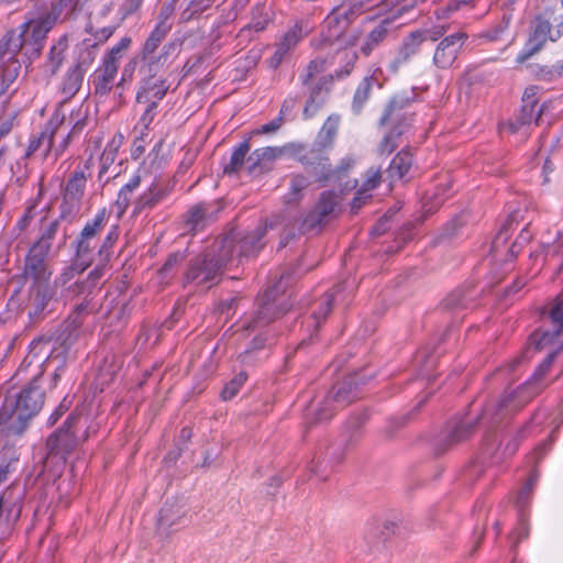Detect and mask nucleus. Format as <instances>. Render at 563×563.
Wrapping results in <instances>:
<instances>
[{
	"label": "nucleus",
	"mask_w": 563,
	"mask_h": 563,
	"mask_svg": "<svg viewBox=\"0 0 563 563\" xmlns=\"http://www.w3.org/2000/svg\"><path fill=\"white\" fill-rule=\"evenodd\" d=\"M55 23V15L46 13L23 24V31L21 32L16 30L8 31L0 40V95L5 92L19 75L21 68L16 58L19 52L24 51V54L30 58L38 56L42 42Z\"/></svg>",
	"instance_id": "1"
},
{
	"label": "nucleus",
	"mask_w": 563,
	"mask_h": 563,
	"mask_svg": "<svg viewBox=\"0 0 563 563\" xmlns=\"http://www.w3.org/2000/svg\"><path fill=\"white\" fill-rule=\"evenodd\" d=\"M291 280V274L280 275L279 280L256 299L254 310L245 319L242 328L258 333L252 340L251 349L241 355L242 362H247L253 351L275 343L277 332L268 325L290 309V305L286 303L282 294Z\"/></svg>",
	"instance_id": "2"
},
{
	"label": "nucleus",
	"mask_w": 563,
	"mask_h": 563,
	"mask_svg": "<svg viewBox=\"0 0 563 563\" xmlns=\"http://www.w3.org/2000/svg\"><path fill=\"white\" fill-rule=\"evenodd\" d=\"M42 373L21 389L14 397L5 398L0 409V431L8 437L21 435L30 421L41 411L45 391L40 385Z\"/></svg>",
	"instance_id": "3"
},
{
	"label": "nucleus",
	"mask_w": 563,
	"mask_h": 563,
	"mask_svg": "<svg viewBox=\"0 0 563 563\" xmlns=\"http://www.w3.org/2000/svg\"><path fill=\"white\" fill-rule=\"evenodd\" d=\"M230 240H214L201 253L188 261L184 273V286L210 288L220 283L230 263Z\"/></svg>",
	"instance_id": "4"
},
{
	"label": "nucleus",
	"mask_w": 563,
	"mask_h": 563,
	"mask_svg": "<svg viewBox=\"0 0 563 563\" xmlns=\"http://www.w3.org/2000/svg\"><path fill=\"white\" fill-rule=\"evenodd\" d=\"M562 34L563 3L561 0H541L532 32L525 47L518 54L517 63H526L543 48L548 40L555 42Z\"/></svg>",
	"instance_id": "5"
},
{
	"label": "nucleus",
	"mask_w": 563,
	"mask_h": 563,
	"mask_svg": "<svg viewBox=\"0 0 563 563\" xmlns=\"http://www.w3.org/2000/svg\"><path fill=\"white\" fill-rule=\"evenodd\" d=\"M365 384L364 376L353 373L345 376L321 399H313L305 412L307 428L330 420L336 409L345 407L358 397V386Z\"/></svg>",
	"instance_id": "6"
},
{
	"label": "nucleus",
	"mask_w": 563,
	"mask_h": 563,
	"mask_svg": "<svg viewBox=\"0 0 563 563\" xmlns=\"http://www.w3.org/2000/svg\"><path fill=\"white\" fill-rule=\"evenodd\" d=\"M559 351L550 353L539 365L532 377L512 394L503 398L493 408L486 409L482 419L489 417V428H495L501 423L511 412L521 408L530 399L540 393L543 388L542 379L550 371Z\"/></svg>",
	"instance_id": "7"
},
{
	"label": "nucleus",
	"mask_w": 563,
	"mask_h": 563,
	"mask_svg": "<svg viewBox=\"0 0 563 563\" xmlns=\"http://www.w3.org/2000/svg\"><path fill=\"white\" fill-rule=\"evenodd\" d=\"M324 62L310 60L299 73L298 80L301 95L306 97L302 115L306 120L313 118L329 99L333 77L323 75Z\"/></svg>",
	"instance_id": "8"
},
{
	"label": "nucleus",
	"mask_w": 563,
	"mask_h": 563,
	"mask_svg": "<svg viewBox=\"0 0 563 563\" xmlns=\"http://www.w3.org/2000/svg\"><path fill=\"white\" fill-rule=\"evenodd\" d=\"M79 322L66 321L52 332L34 339L30 345V352L24 362L31 364L36 362L54 363L55 360L64 358L76 340V330Z\"/></svg>",
	"instance_id": "9"
},
{
	"label": "nucleus",
	"mask_w": 563,
	"mask_h": 563,
	"mask_svg": "<svg viewBox=\"0 0 563 563\" xmlns=\"http://www.w3.org/2000/svg\"><path fill=\"white\" fill-rule=\"evenodd\" d=\"M73 278V271L67 269L59 274L53 283L30 284L25 311L30 321L35 324L55 310V305L64 302L65 287Z\"/></svg>",
	"instance_id": "10"
},
{
	"label": "nucleus",
	"mask_w": 563,
	"mask_h": 563,
	"mask_svg": "<svg viewBox=\"0 0 563 563\" xmlns=\"http://www.w3.org/2000/svg\"><path fill=\"white\" fill-rule=\"evenodd\" d=\"M103 276V268L95 267L86 278L74 283L68 282L65 287H62L64 291V303L68 300L77 301L73 311L74 318L71 321L76 320L79 322V327L81 325V321L78 318L82 314L91 313L98 308L96 298L101 291V279Z\"/></svg>",
	"instance_id": "11"
},
{
	"label": "nucleus",
	"mask_w": 563,
	"mask_h": 563,
	"mask_svg": "<svg viewBox=\"0 0 563 563\" xmlns=\"http://www.w3.org/2000/svg\"><path fill=\"white\" fill-rule=\"evenodd\" d=\"M131 44L130 37H123L104 55L102 64L92 75V85L95 95L107 96L113 88L114 79L118 74L120 60Z\"/></svg>",
	"instance_id": "12"
},
{
	"label": "nucleus",
	"mask_w": 563,
	"mask_h": 563,
	"mask_svg": "<svg viewBox=\"0 0 563 563\" xmlns=\"http://www.w3.org/2000/svg\"><path fill=\"white\" fill-rule=\"evenodd\" d=\"M80 416L77 413H71L64 427L59 428L52 435L48 437L46 441V456L43 461L44 468H47L49 463L56 460L59 464H65L66 456L74 451L77 446V438L73 431L76 422L79 420Z\"/></svg>",
	"instance_id": "13"
},
{
	"label": "nucleus",
	"mask_w": 563,
	"mask_h": 563,
	"mask_svg": "<svg viewBox=\"0 0 563 563\" xmlns=\"http://www.w3.org/2000/svg\"><path fill=\"white\" fill-rule=\"evenodd\" d=\"M106 227L104 211L99 212L91 221H88L76 240V261L88 267L97 263V251L99 249V236Z\"/></svg>",
	"instance_id": "14"
},
{
	"label": "nucleus",
	"mask_w": 563,
	"mask_h": 563,
	"mask_svg": "<svg viewBox=\"0 0 563 563\" xmlns=\"http://www.w3.org/2000/svg\"><path fill=\"white\" fill-rule=\"evenodd\" d=\"M274 223H263L250 233H242L238 230L229 231L223 238L217 240H230V262L234 257H249L255 255L265 245L262 241L268 229H273Z\"/></svg>",
	"instance_id": "15"
},
{
	"label": "nucleus",
	"mask_w": 563,
	"mask_h": 563,
	"mask_svg": "<svg viewBox=\"0 0 563 563\" xmlns=\"http://www.w3.org/2000/svg\"><path fill=\"white\" fill-rule=\"evenodd\" d=\"M446 30L442 25L433 26L431 29L419 30L411 32L402 42L395 58L390 63V69L396 73L398 69L407 64L420 49L424 43H434L439 41Z\"/></svg>",
	"instance_id": "16"
},
{
	"label": "nucleus",
	"mask_w": 563,
	"mask_h": 563,
	"mask_svg": "<svg viewBox=\"0 0 563 563\" xmlns=\"http://www.w3.org/2000/svg\"><path fill=\"white\" fill-rule=\"evenodd\" d=\"M476 420L452 421L435 437L433 451L435 455H442L454 445L467 440L475 431Z\"/></svg>",
	"instance_id": "17"
},
{
	"label": "nucleus",
	"mask_w": 563,
	"mask_h": 563,
	"mask_svg": "<svg viewBox=\"0 0 563 563\" xmlns=\"http://www.w3.org/2000/svg\"><path fill=\"white\" fill-rule=\"evenodd\" d=\"M49 252L43 246H32L24 258L23 277L30 284L49 283L53 274L49 263Z\"/></svg>",
	"instance_id": "18"
},
{
	"label": "nucleus",
	"mask_w": 563,
	"mask_h": 563,
	"mask_svg": "<svg viewBox=\"0 0 563 563\" xmlns=\"http://www.w3.org/2000/svg\"><path fill=\"white\" fill-rule=\"evenodd\" d=\"M65 123V114L60 115V113L57 111L47 123L45 130L40 133L38 136H35L30 141L25 152V157H32L41 151L40 155L43 159H45L53 150L54 137L59 134Z\"/></svg>",
	"instance_id": "19"
},
{
	"label": "nucleus",
	"mask_w": 563,
	"mask_h": 563,
	"mask_svg": "<svg viewBox=\"0 0 563 563\" xmlns=\"http://www.w3.org/2000/svg\"><path fill=\"white\" fill-rule=\"evenodd\" d=\"M543 316L551 320L552 329L543 332H534L530 338V344H534L537 350H541L552 339L561 335L563 332V295L553 299Z\"/></svg>",
	"instance_id": "20"
},
{
	"label": "nucleus",
	"mask_w": 563,
	"mask_h": 563,
	"mask_svg": "<svg viewBox=\"0 0 563 563\" xmlns=\"http://www.w3.org/2000/svg\"><path fill=\"white\" fill-rule=\"evenodd\" d=\"M222 210V205L200 202L192 206L185 214V227L187 232L196 233L202 231L209 223L213 222L217 214Z\"/></svg>",
	"instance_id": "21"
},
{
	"label": "nucleus",
	"mask_w": 563,
	"mask_h": 563,
	"mask_svg": "<svg viewBox=\"0 0 563 563\" xmlns=\"http://www.w3.org/2000/svg\"><path fill=\"white\" fill-rule=\"evenodd\" d=\"M466 38L467 35L463 32H456L442 38L435 47L433 64L438 68H449L456 59V56Z\"/></svg>",
	"instance_id": "22"
},
{
	"label": "nucleus",
	"mask_w": 563,
	"mask_h": 563,
	"mask_svg": "<svg viewBox=\"0 0 563 563\" xmlns=\"http://www.w3.org/2000/svg\"><path fill=\"white\" fill-rule=\"evenodd\" d=\"M534 96L536 87L526 88L522 96L523 104L519 111V114L517 115L516 120L511 121L508 125L511 133L518 132L521 126L530 124L533 120L537 124H539L541 115L544 112L545 104H542L536 113L534 109L538 102Z\"/></svg>",
	"instance_id": "23"
},
{
	"label": "nucleus",
	"mask_w": 563,
	"mask_h": 563,
	"mask_svg": "<svg viewBox=\"0 0 563 563\" xmlns=\"http://www.w3.org/2000/svg\"><path fill=\"white\" fill-rule=\"evenodd\" d=\"M167 195V184L161 179H155L147 190L135 200L133 214L136 216L146 209H153L157 203L164 200Z\"/></svg>",
	"instance_id": "24"
},
{
	"label": "nucleus",
	"mask_w": 563,
	"mask_h": 563,
	"mask_svg": "<svg viewBox=\"0 0 563 563\" xmlns=\"http://www.w3.org/2000/svg\"><path fill=\"white\" fill-rule=\"evenodd\" d=\"M170 49H175L174 44L164 45L157 57H141L143 60L140 68L142 79L165 78L164 66L167 63Z\"/></svg>",
	"instance_id": "25"
},
{
	"label": "nucleus",
	"mask_w": 563,
	"mask_h": 563,
	"mask_svg": "<svg viewBox=\"0 0 563 563\" xmlns=\"http://www.w3.org/2000/svg\"><path fill=\"white\" fill-rule=\"evenodd\" d=\"M380 70L377 68L375 69L371 75L365 76L356 87L353 101H352V109L354 113L358 114L361 113L363 107L369 99V96L372 93V90L376 88L382 87V81L379 78Z\"/></svg>",
	"instance_id": "26"
},
{
	"label": "nucleus",
	"mask_w": 563,
	"mask_h": 563,
	"mask_svg": "<svg viewBox=\"0 0 563 563\" xmlns=\"http://www.w3.org/2000/svg\"><path fill=\"white\" fill-rule=\"evenodd\" d=\"M301 27L298 25L291 27L276 45L275 53L267 60L268 66L276 69L283 63L287 54L301 41Z\"/></svg>",
	"instance_id": "27"
},
{
	"label": "nucleus",
	"mask_w": 563,
	"mask_h": 563,
	"mask_svg": "<svg viewBox=\"0 0 563 563\" xmlns=\"http://www.w3.org/2000/svg\"><path fill=\"white\" fill-rule=\"evenodd\" d=\"M169 86L165 78L141 79V86L136 95L137 103H147L151 100H162Z\"/></svg>",
	"instance_id": "28"
},
{
	"label": "nucleus",
	"mask_w": 563,
	"mask_h": 563,
	"mask_svg": "<svg viewBox=\"0 0 563 563\" xmlns=\"http://www.w3.org/2000/svg\"><path fill=\"white\" fill-rule=\"evenodd\" d=\"M169 86L165 78L141 79V86L136 95L137 103H147L151 100H162Z\"/></svg>",
	"instance_id": "29"
},
{
	"label": "nucleus",
	"mask_w": 563,
	"mask_h": 563,
	"mask_svg": "<svg viewBox=\"0 0 563 563\" xmlns=\"http://www.w3.org/2000/svg\"><path fill=\"white\" fill-rule=\"evenodd\" d=\"M345 288V284H338L331 291L324 294L317 302L318 307L312 311L314 332L320 328L321 322L330 314L336 294Z\"/></svg>",
	"instance_id": "30"
},
{
	"label": "nucleus",
	"mask_w": 563,
	"mask_h": 563,
	"mask_svg": "<svg viewBox=\"0 0 563 563\" xmlns=\"http://www.w3.org/2000/svg\"><path fill=\"white\" fill-rule=\"evenodd\" d=\"M473 292L474 290L472 287H460L454 289L442 301L443 309L452 312L467 309L475 298Z\"/></svg>",
	"instance_id": "31"
},
{
	"label": "nucleus",
	"mask_w": 563,
	"mask_h": 563,
	"mask_svg": "<svg viewBox=\"0 0 563 563\" xmlns=\"http://www.w3.org/2000/svg\"><path fill=\"white\" fill-rule=\"evenodd\" d=\"M286 152V147H262L255 150L246 159L247 169L250 173L255 172L257 168H263L267 163H271L280 157Z\"/></svg>",
	"instance_id": "32"
},
{
	"label": "nucleus",
	"mask_w": 563,
	"mask_h": 563,
	"mask_svg": "<svg viewBox=\"0 0 563 563\" xmlns=\"http://www.w3.org/2000/svg\"><path fill=\"white\" fill-rule=\"evenodd\" d=\"M86 169H88L87 165L82 168L78 167L73 172L64 189L65 199H70L73 201L81 200L87 181Z\"/></svg>",
	"instance_id": "33"
},
{
	"label": "nucleus",
	"mask_w": 563,
	"mask_h": 563,
	"mask_svg": "<svg viewBox=\"0 0 563 563\" xmlns=\"http://www.w3.org/2000/svg\"><path fill=\"white\" fill-rule=\"evenodd\" d=\"M539 479V473L533 471L525 485L519 489L516 497V506L518 508V517L520 523L523 525L526 520V509L529 507L532 496L533 489Z\"/></svg>",
	"instance_id": "34"
},
{
	"label": "nucleus",
	"mask_w": 563,
	"mask_h": 563,
	"mask_svg": "<svg viewBox=\"0 0 563 563\" xmlns=\"http://www.w3.org/2000/svg\"><path fill=\"white\" fill-rule=\"evenodd\" d=\"M77 51V57L73 67L86 74L97 57L98 43H92L91 40H85L78 45Z\"/></svg>",
	"instance_id": "35"
},
{
	"label": "nucleus",
	"mask_w": 563,
	"mask_h": 563,
	"mask_svg": "<svg viewBox=\"0 0 563 563\" xmlns=\"http://www.w3.org/2000/svg\"><path fill=\"white\" fill-rule=\"evenodd\" d=\"M369 415L366 410L354 412L345 423V448L356 443L361 437V430L368 421Z\"/></svg>",
	"instance_id": "36"
},
{
	"label": "nucleus",
	"mask_w": 563,
	"mask_h": 563,
	"mask_svg": "<svg viewBox=\"0 0 563 563\" xmlns=\"http://www.w3.org/2000/svg\"><path fill=\"white\" fill-rule=\"evenodd\" d=\"M388 25L389 21L384 20L366 35L360 47L364 56H369L372 52L384 42L388 34Z\"/></svg>",
	"instance_id": "37"
},
{
	"label": "nucleus",
	"mask_w": 563,
	"mask_h": 563,
	"mask_svg": "<svg viewBox=\"0 0 563 563\" xmlns=\"http://www.w3.org/2000/svg\"><path fill=\"white\" fill-rule=\"evenodd\" d=\"M84 77L85 74L75 69L74 67H70L67 70L60 84V92L64 96V100L60 103H64L76 96V93L81 88Z\"/></svg>",
	"instance_id": "38"
},
{
	"label": "nucleus",
	"mask_w": 563,
	"mask_h": 563,
	"mask_svg": "<svg viewBox=\"0 0 563 563\" xmlns=\"http://www.w3.org/2000/svg\"><path fill=\"white\" fill-rule=\"evenodd\" d=\"M323 27L327 29V40H340L349 29L347 22L339 16L338 12L333 9L323 22Z\"/></svg>",
	"instance_id": "39"
},
{
	"label": "nucleus",
	"mask_w": 563,
	"mask_h": 563,
	"mask_svg": "<svg viewBox=\"0 0 563 563\" xmlns=\"http://www.w3.org/2000/svg\"><path fill=\"white\" fill-rule=\"evenodd\" d=\"M412 165V154L409 150L400 151L391 161L387 172L391 179L402 178Z\"/></svg>",
	"instance_id": "40"
},
{
	"label": "nucleus",
	"mask_w": 563,
	"mask_h": 563,
	"mask_svg": "<svg viewBox=\"0 0 563 563\" xmlns=\"http://www.w3.org/2000/svg\"><path fill=\"white\" fill-rule=\"evenodd\" d=\"M84 0H57L52 3L49 14L55 15L57 21L60 16L64 19H73L81 11Z\"/></svg>",
	"instance_id": "41"
},
{
	"label": "nucleus",
	"mask_w": 563,
	"mask_h": 563,
	"mask_svg": "<svg viewBox=\"0 0 563 563\" xmlns=\"http://www.w3.org/2000/svg\"><path fill=\"white\" fill-rule=\"evenodd\" d=\"M310 180L303 175H292L290 178L289 191L285 195L286 205H297L305 195V190L309 187Z\"/></svg>",
	"instance_id": "42"
},
{
	"label": "nucleus",
	"mask_w": 563,
	"mask_h": 563,
	"mask_svg": "<svg viewBox=\"0 0 563 563\" xmlns=\"http://www.w3.org/2000/svg\"><path fill=\"white\" fill-rule=\"evenodd\" d=\"M168 33V27L161 23L150 34L144 43L141 57H157L156 51Z\"/></svg>",
	"instance_id": "43"
},
{
	"label": "nucleus",
	"mask_w": 563,
	"mask_h": 563,
	"mask_svg": "<svg viewBox=\"0 0 563 563\" xmlns=\"http://www.w3.org/2000/svg\"><path fill=\"white\" fill-rule=\"evenodd\" d=\"M412 98L407 93L401 92L395 95L386 106L384 114L380 118L379 123L382 125L386 124L391 120L393 117H396L399 111L406 109L411 103Z\"/></svg>",
	"instance_id": "44"
},
{
	"label": "nucleus",
	"mask_w": 563,
	"mask_h": 563,
	"mask_svg": "<svg viewBox=\"0 0 563 563\" xmlns=\"http://www.w3.org/2000/svg\"><path fill=\"white\" fill-rule=\"evenodd\" d=\"M518 216L519 212L516 211L511 213L507 221L504 223V225L498 231L497 235L492 242V251L497 255L498 253H501L504 249H506V244L508 242V239L510 236L509 231L512 229V225L518 223Z\"/></svg>",
	"instance_id": "45"
},
{
	"label": "nucleus",
	"mask_w": 563,
	"mask_h": 563,
	"mask_svg": "<svg viewBox=\"0 0 563 563\" xmlns=\"http://www.w3.org/2000/svg\"><path fill=\"white\" fill-rule=\"evenodd\" d=\"M21 515V507L10 503L5 494L0 495V526H11L16 522Z\"/></svg>",
	"instance_id": "46"
},
{
	"label": "nucleus",
	"mask_w": 563,
	"mask_h": 563,
	"mask_svg": "<svg viewBox=\"0 0 563 563\" xmlns=\"http://www.w3.org/2000/svg\"><path fill=\"white\" fill-rule=\"evenodd\" d=\"M250 150L251 145L249 141L242 142L236 148H234L230 163L224 166V173L229 175L238 173L242 168L244 162H246V155Z\"/></svg>",
	"instance_id": "47"
},
{
	"label": "nucleus",
	"mask_w": 563,
	"mask_h": 563,
	"mask_svg": "<svg viewBox=\"0 0 563 563\" xmlns=\"http://www.w3.org/2000/svg\"><path fill=\"white\" fill-rule=\"evenodd\" d=\"M67 46V40L63 37L51 47L47 67L49 68L52 75L56 74L63 64Z\"/></svg>",
	"instance_id": "48"
},
{
	"label": "nucleus",
	"mask_w": 563,
	"mask_h": 563,
	"mask_svg": "<svg viewBox=\"0 0 563 563\" xmlns=\"http://www.w3.org/2000/svg\"><path fill=\"white\" fill-rule=\"evenodd\" d=\"M340 125V115L331 114L324 121L320 132L319 139L323 146L331 145L334 137L336 136L338 130Z\"/></svg>",
	"instance_id": "49"
},
{
	"label": "nucleus",
	"mask_w": 563,
	"mask_h": 563,
	"mask_svg": "<svg viewBox=\"0 0 563 563\" xmlns=\"http://www.w3.org/2000/svg\"><path fill=\"white\" fill-rule=\"evenodd\" d=\"M89 121L88 108L80 107L76 112L69 117L66 128L70 126L71 134L77 139L87 128Z\"/></svg>",
	"instance_id": "50"
},
{
	"label": "nucleus",
	"mask_w": 563,
	"mask_h": 563,
	"mask_svg": "<svg viewBox=\"0 0 563 563\" xmlns=\"http://www.w3.org/2000/svg\"><path fill=\"white\" fill-rule=\"evenodd\" d=\"M339 203V196L334 191H323L313 208L321 217L327 219L334 212L336 205Z\"/></svg>",
	"instance_id": "51"
},
{
	"label": "nucleus",
	"mask_w": 563,
	"mask_h": 563,
	"mask_svg": "<svg viewBox=\"0 0 563 563\" xmlns=\"http://www.w3.org/2000/svg\"><path fill=\"white\" fill-rule=\"evenodd\" d=\"M118 235L114 232H110L103 240L99 238V249L97 251V265L96 267H102L104 269L106 265L110 261L111 251L113 243L115 242Z\"/></svg>",
	"instance_id": "52"
},
{
	"label": "nucleus",
	"mask_w": 563,
	"mask_h": 563,
	"mask_svg": "<svg viewBox=\"0 0 563 563\" xmlns=\"http://www.w3.org/2000/svg\"><path fill=\"white\" fill-rule=\"evenodd\" d=\"M216 0H189L187 7L181 12V20L187 22L199 16L203 11L211 7Z\"/></svg>",
	"instance_id": "53"
},
{
	"label": "nucleus",
	"mask_w": 563,
	"mask_h": 563,
	"mask_svg": "<svg viewBox=\"0 0 563 563\" xmlns=\"http://www.w3.org/2000/svg\"><path fill=\"white\" fill-rule=\"evenodd\" d=\"M141 185L140 175L133 176L130 181L123 186L118 195L115 205L119 209L125 210L130 203L132 192Z\"/></svg>",
	"instance_id": "54"
},
{
	"label": "nucleus",
	"mask_w": 563,
	"mask_h": 563,
	"mask_svg": "<svg viewBox=\"0 0 563 563\" xmlns=\"http://www.w3.org/2000/svg\"><path fill=\"white\" fill-rule=\"evenodd\" d=\"M60 220L55 219L51 221L42 231L40 240L33 246H43L44 251L49 252L52 247V241L59 230Z\"/></svg>",
	"instance_id": "55"
},
{
	"label": "nucleus",
	"mask_w": 563,
	"mask_h": 563,
	"mask_svg": "<svg viewBox=\"0 0 563 563\" xmlns=\"http://www.w3.org/2000/svg\"><path fill=\"white\" fill-rule=\"evenodd\" d=\"M185 258L186 255L183 252H175L169 254L158 272L162 279L170 278L174 275L176 268L185 261Z\"/></svg>",
	"instance_id": "56"
},
{
	"label": "nucleus",
	"mask_w": 563,
	"mask_h": 563,
	"mask_svg": "<svg viewBox=\"0 0 563 563\" xmlns=\"http://www.w3.org/2000/svg\"><path fill=\"white\" fill-rule=\"evenodd\" d=\"M309 173L314 176L318 181H328L333 179L332 167L329 157L325 154H323L321 159L312 166Z\"/></svg>",
	"instance_id": "57"
},
{
	"label": "nucleus",
	"mask_w": 563,
	"mask_h": 563,
	"mask_svg": "<svg viewBox=\"0 0 563 563\" xmlns=\"http://www.w3.org/2000/svg\"><path fill=\"white\" fill-rule=\"evenodd\" d=\"M416 362L420 364L419 375L422 378L428 380L434 378L431 376V373L437 365V358L433 355H429L426 352H419L416 356Z\"/></svg>",
	"instance_id": "58"
},
{
	"label": "nucleus",
	"mask_w": 563,
	"mask_h": 563,
	"mask_svg": "<svg viewBox=\"0 0 563 563\" xmlns=\"http://www.w3.org/2000/svg\"><path fill=\"white\" fill-rule=\"evenodd\" d=\"M325 219L321 217L314 209L308 212L299 223V232L306 234L320 227Z\"/></svg>",
	"instance_id": "59"
},
{
	"label": "nucleus",
	"mask_w": 563,
	"mask_h": 563,
	"mask_svg": "<svg viewBox=\"0 0 563 563\" xmlns=\"http://www.w3.org/2000/svg\"><path fill=\"white\" fill-rule=\"evenodd\" d=\"M246 374L241 372L235 375L223 388L221 397L223 400H230L239 393L240 388L246 382Z\"/></svg>",
	"instance_id": "60"
},
{
	"label": "nucleus",
	"mask_w": 563,
	"mask_h": 563,
	"mask_svg": "<svg viewBox=\"0 0 563 563\" xmlns=\"http://www.w3.org/2000/svg\"><path fill=\"white\" fill-rule=\"evenodd\" d=\"M334 10L338 12L339 16L344 19L349 26L353 23V21L361 14L349 0H344L340 5L335 7Z\"/></svg>",
	"instance_id": "61"
},
{
	"label": "nucleus",
	"mask_w": 563,
	"mask_h": 563,
	"mask_svg": "<svg viewBox=\"0 0 563 563\" xmlns=\"http://www.w3.org/2000/svg\"><path fill=\"white\" fill-rule=\"evenodd\" d=\"M80 201H73L70 199H63L60 205L59 220L71 221L79 211Z\"/></svg>",
	"instance_id": "62"
},
{
	"label": "nucleus",
	"mask_w": 563,
	"mask_h": 563,
	"mask_svg": "<svg viewBox=\"0 0 563 563\" xmlns=\"http://www.w3.org/2000/svg\"><path fill=\"white\" fill-rule=\"evenodd\" d=\"M465 224L464 216H456L450 222L445 224L442 230V238L452 239L459 234V230Z\"/></svg>",
	"instance_id": "63"
},
{
	"label": "nucleus",
	"mask_w": 563,
	"mask_h": 563,
	"mask_svg": "<svg viewBox=\"0 0 563 563\" xmlns=\"http://www.w3.org/2000/svg\"><path fill=\"white\" fill-rule=\"evenodd\" d=\"M324 153L321 150H310L306 151L303 154L298 155V161L303 165V167L310 172L312 166H314L321 156Z\"/></svg>",
	"instance_id": "64"
}]
</instances>
